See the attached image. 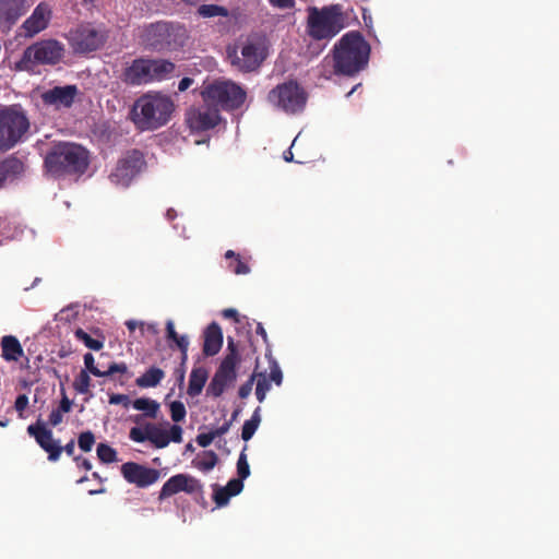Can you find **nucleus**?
Returning <instances> with one entry per match:
<instances>
[{"instance_id": "obj_1", "label": "nucleus", "mask_w": 559, "mask_h": 559, "mask_svg": "<svg viewBox=\"0 0 559 559\" xmlns=\"http://www.w3.org/2000/svg\"><path fill=\"white\" fill-rule=\"evenodd\" d=\"M175 110L170 96L160 92L141 95L130 110V118L141 131H153L167 124Z\"/></svg>"}, {"instance_id": "obj_2", "label": "nucleus", "mask_w": 559, "mask_h": 559, "mask_svg": "<svg viewBox=\"0 0 559 559\" xmlns=\"http://www.w3.org/2000/svg\"><path fill=\"white\" fill-rule=\"evenodd\" d=\"M370 50L369 43L359 32H348L333 47L335 67L344 76H354L367 67Z\"/></svg>"}, {"instance_id": "obj_3", "label": "nucleus", "mask_w": 559, "mask_h": 559, "mask_svg": "<svg viewBox=\"0 0 559 559\" xmlns=\"http://www.w3.org/2000/svg\"><path fill=\"white\" fill-rule=\"evenodd\" d=\"M88 164L87 150L70 142H60L53 145L44 162L47 173L53 178L82 175L86 171Z\"/></svg>"}, {"instance_id": "obj_4", "label": "nucleus", "mask_w": 559, "mask_h": 559, "mask_svg": "<svg viewBox=\"0 0 559 559\" xmlns=\"http://www.w3.org/2000/svg\"><path fill=\"white\" fill-rule=\"evenodd\" d=\"M140 38L145 48L163 52L182 48L189 35L187 28L180 23L158 21L144 26Z\"/></svg>"}, {"instance_id": "obj_5", "label": "nucleus", "mask_w": 559, "mask_h": 559, "mask_svg": "<svg viewBox=\"0 0 559 559\" xmlns=\"http://www.w3.org/2000/svg\"><path fill=\"white\" fill-rule=\"evenodd\" d=\"M175 70L176 64L170 60L141 57L123 69L120 79L127 85L140 86L168 80Z\"/></svg>"}, {"instance_id": "obj_6", "label": "nucleus", "mask_w": 559, "mask_h": 559, "mask_svg": "<svg viewBox=\"0 0 559 559\" xmlns=\"http://www.w3.org/2000/svg\"><path fill=\"white\" fill-rule=\"evenodd\" d=\"M307 34L314 40H330L345 28V14L341 4L308 8Z\"/></svg>"}, {"instance_id": "obj_7", "label": "nucleus", "mask_w": 559, "mask_h": 559, "mask_svg": "<svg viewBox=\"0 0 559 559\" xmlns=\"http://www.w3.org/2000/svg\"><path fill=\"white\" fill-rule=\"evenodd\" d=\"M201 95L204 103L225 111L239 109L247 98V92L230 80H216L207 84Z\"/></svg>"}, {"instance_id": "obj_8", "label": "nucleus", "mask_w": 559, "mask_h": 559, "mask_svg": "<svg viewBox=\"0 0 559 559\" xmlns=\"http://www.w3.org/2000/svg\"><path fill=\"white\" fill-rule=\"evenodd\" d=\"M64 47L56 39H43L28 46L19 61L15 71H32L37 64H57L63 57Z\"/></svg>"}, {"instance_id": "obj_9", "label": "nucleus", "mask_w": 559, "mask_h": 559, "mask_svg": "<svg viewBox=\"0 0 559 559\" xmlns=\"http://www.w3.org/2000/svg\"><path fill=\"white\" fill-rule=\"evenodd\" d=\"M226 52L230 66L242 73L257 71L267 57L264 44L250 38L238 46H228Z\"/></svg>"}, {"instance_id": "obj_10", "label": "nucleus", "mask_w": 559, "mask_h": 559, "mask_svg": "<svg viewBox=\"0 0 559 559\" xmlns=\"http://www.w3.org/2000/svg\"><path fill=\"white\" fill-rule=\"evenodd\" d=\"M29 129L25 112L16 107L0 109V153L14 147Z\"/></svg>"}, {"instance_id": "obj_11", "label": "nucleus", "mask_w": 559, "mask_h": 559, "mask_svg": "<svg viewBox=\"0 0 559 559\" xmlns=\"http://www.w3.org/2000/svg\"><path fill=\"white\" fill-rule=\"evenodd\" d=\"M267 100L287 114H296L305 108L307 94L297 82L288 81L271 90Z\"/></svg>"}, {"instance_id": "obj_12", "label": "nucleus", "mask_w": 559, "mask_h": 559, "mask_svg": "<svg viewBox=\"0 0 559 559\" xmlns=\"http://www.w3.org/2000/svg\"><path fill=\"white\" fill-rule=\"evenodd\" d=\"M146 165L144 155L139 150L128 151L121 157L109 178L111 182L128 187L131 181L144 169Z\"/></svg>"}, {"instance_id": "obj_13", "label": "nucleus", "mask_w": 559, "mask_h": 559, "mask_svg": "<svg viewBox=\"0 0 559 559\" xmlns=\"http://www.w3.org/2000/svg\"><path fill=\"white\" fill-rule=\"evenodd\" d=\"M221 119L218 108L206 103L202 106L190 108L186 114V122L190 130L195 133L214 129Z\"/></svg>"}, {"instance_id": "obj_14", "label": "nucleus", "mask_w": 559, "mask_h": 559, "mask_svg": "<svg viewBox=\"0 0 559 559\" xmlns=\"http://www.w3.org/2000/svg\"><path fill=\"white\" fill-rule=\"evenodd\" d=\"M121 474L126 481L133 484L139 488H147L158 481L160 478V471L148 467L146 465L127 462L121 465Z\"/></svg>"}, {"instance_id": "obj_15", "label": "nucleus", "mask_w": 559, "mask_h": 559, "mask_svg": "<svg viewBox=\"0 0 559 559\" xmlns=\"http://www.w3.org/2000/svg\"><path fill=\"white\" fill-rule=\"evenodd\" d=\"M27 433L33 437L36 443L48 453V460L57 462L62 453V447L53 439V433L47 428L46 423L38 419L27 427Z\"/></svg>"}, {"instance_id": "obj_16", "label": "nucleus", "mask_w": 559, "mask_h": 559, "mask_svg": "<svg viewBox=\"0 0 559 559\" xmlns=\"http://www.w3.org/2000/svg\"><path fill=\"white\" fill-rule=\"evenodd\" d=\"M186 492L189 495L203 492V485L199 479L189 474H176L171 476L162 487L158 500L164 501L167 498L177 495L179 492Z\"/></svg>"}, {"instance_id": "obj_17", "label": "nucleus", "mask_w": 559, "mask_h": 559, "mask_svg": "<svg viewBox=\"0 0 559 559\" xmlns=\"http://www.w3.org/2000/svg\"><path fill=\"white\" fill-rule=\"evenodd\" d=\"M79 95L76 85L55 86L41 93L40 98L45 106L56 110L71 108Z\"/></svg>"}, {"instance_id": "obj_18", "label": "nucleus", "mask_w": 559, "mask_h": 559, "mask_svg": "<svg viewBox=\"0 0 559 559\" xmlns=\"http://www.w3.org/2000/svg\"><path fill=\"white\" fill-rule=\"evenodd\" d=\"M71 36L73 47L81 52L94 51L103 43L102 35L91 25H80Z\"/></svg>"}, {"instance_id": "obj_19", "label": "nucleus", "mask_w": 559, "mask_h": 559, "mask_svg": "<svg viewBox=\"0 0 559 559\" xmlns=\"http://www.w3.org/2000/svg\"><path fill=\"white\" fill-rule=\"evenodd\" d=\"M51 10L47 3H39L32 15L25 20L22 27L26 37H33L44 31L50 21Z\"/></svg>"}, {"instance_id": "obj_20", "label": "nucleus", "mask_w": 559, "mask_h": 559, "mask_svg": "<svg viewBox=\"0 0 559 559\" xmlns=\"http://www.w3.org/2000/svg\"><path fill=\"white\" fill-rule=\"evenodd\" d=\"M240 362V355L238 352L237 344L235 343L233 337L227 338V354L221 361L218 368L215 371V374H221L225 377H229L233 379H237V366Z\"/></svg>"}, {"instance_id": "obj_21", "label": "nucleus", "mask_w": 559, "mask_h": 559, "mask_svg": "<svg viewBox=\"0 0 559 559\" xmlns=\"http://www.w3.org/2000/svg\"><path fill=\"white\" fill-rule=\"evenodd\" d=\"M26 0H0V21L15 23L27 11Z\"/></svg>"}, {"instance_id": "obj_22", "label": "nucleus", "mask_w": 559, "mask_h": 559, "mask_svg": "<svg viewBox=\"0 0 559 559\" xmlns=\"http://www.w3.org/2000/svg\"><path fill=\"white\" fill-rule=\"evenodd\" d=\"M213 500L217 507H224L229 499L239 495L243 489V483L240 479H230L225 487L217 484L212 485Z\"/></svg>"}, {"instance_id": "obj_23", "label": "nucleus", "mask_w": 559, "mask_h": 559, "mask_svg": "<svg viewBox=\"0 0 559 559\" xmlns=\"http://www.w3.org/2000/svg\"><path fill=\"white\" fill-rule=\"evenodd\" d=\"M223 345V332L218 323L212 322L204 331L203 354L205 356L216 355Z\"/></svg>"}, {"instance_id": "obj_24", "label": "nucleus", "mask_w": 559, "mask_h": 559, "mask_svg": "<svg viewBox=\"0 0 559 559\" xmlns=\"http://www.w3.org/2000/svg\"><path fill=\"white\" fill-rule=\"evenodd\" d=\"M24 171V164L21 159L14 156L7 157L0 160V189L4 186L8 179H13Z\"/></svg>"}, {"instance_id": "obj_25", "label": "nucleus", "mask_w": 559, "mask_h": 559, "mask_svg": "<svg viewBox=\"0 0 559 559\" xmlns=\"http://www.w3.org/2000/svg\"><path fill=\"white\" fill-rule=\"evenodd\" d=\"M84 365H85L84 370H86L87 372L92 373L95 377H109L115 373H126L128 370L127 365L124 362H120V364L112 362L109 365L107 370L102 371L100 369H98L95 366V359L91 353H86L84 355Z\"/></svg>"}, {"instance_id": "obj_26", "label": "nucleus", "mask_w": 559, "mask_h": 559, "mask_svg": "<svg viewBox=\"0 0 559 559\" xmlns=\"http://www.w3.org/2000/svg\"><path fill=\"white\" fill-rule=\"evenodd\" d=\"M2 357L7 361H17L24 354L17 337L4 335L1 338Z\"/></svg>"}, {"instance_id": "obj_27", "label": "nucleus", "mask_w": 559, "mask_h": 559, "mask_svg": "<svg viewBox=\"0 0 559 559\" xmlns=\"http://www.w3.org/2000/svg\"><path fill=\"white\" fill-rule=\"evenodd\" d=\"M209 378V371L204 367H194L191 370L187 393L194 397L201 394Z\"/></svg>"}, {"instance_id": "obj_28", "label": "nucleus", "mask_w": 559, "mask_h": 559, "mask_svg": "<svg viewBox=\"0 0 559 559\" xmlns=\"http://www.w3.org/2000/svg\"><path fill=\"white\" fill-rule=\"evenodd\" d=\"M132 406H133V408H135L138 411H142L144 413L143 415H136L133 418V421L136 424H139L141 421L143 416L152 418V419L156 418L158 409H159V404L155 400H152L148 397H140V399L134 400L132 402Z\"/></svg>"}, {"instance_id": "obj_29", "label": "nucleus", "mask_w": 559, "mask_h": 559, "mask_svg": "<svg viewBox=\"0 0 559 559\" xmlns=\"http://www.w3.org/2000/svg\"><path fill=\"white\" fill-rule=\"evenodd\" d=\"M165 372L157 367H151L141 377L135 380L140 388H154L164 379Z\"/></svg>"}, {"instance_id": "obj_30", "label": "nucleus", "mask_w": 559, "mask_h": 559, "mask_svg": "<svg viewBox=\"0 0 559 559\" xmlns=\"http://www.w3.org/2000/svg\"><path fill=\"white\" fill-rule=\"evenodd\" d=\"M236 380L229 377L215 374L213 376L207 389L206 395L212 397H219L227 386L234 383Z\"/></svg>"}, {"instance_id": "obj_31", "label": "nucleus", "mask_w": 559, "mask_h": 559, "mask_svg": "<svg viewBox=\"0 0 559 559\" xmlns=\"http://www.w3.org/2000/svg\"><path fill=\"white\" fill-rule=\"evenodd\" d=\"M217 462V454L214 451L209 450L203 451L201 454H199L198 457H195L192 461V464L195 468H198L201 472H209L215 467Z\"/></svg>"}, {"instance_id": "obj_32", "label": "nucleus", "mask_w": 559, "mask_h": 559, "mask_svg": "<svg viewBox=\"0 0 559 559\" xmlns=\"http://www.w3.org/2000/svg\"><path fill=\"white\" fill-rule=\"evenodd\" d=\"M145 430L148 432L147 440L157 449L166 448L169 444V436L167 431L152 424H147L145 426Z\"/></svg>"}, {"instance_id": "obj_33", "label": "nucleus", "mask_w": 559, "mask_h": 559, "mask_svg": "<svg viewBox=\"0 0 559 559\" xmlns=\"http://www.w3.org/2000/svg\"><path fill=\"white\" fill-rule=\"evenodd\" d=\"M225 258L230 260L228 269L236 275H246L250 272V267L247 262L242 261L240 255L233 250L225 252Z\"/></svg>"}, {"instance_id": "obj_34", "label": "nucleus", "mask_w": 559, "mask_h": 559, "mask_svg": "<svg viewBox=\"0 0 559 559\" xmlns=\"http://www.w3.org/2000/svg\"><path fill=\"white\" fill-rule=\"evenodd\" d=\"M335 66L336 59L333 55L332 58H329V56L324 57L317 67L319 78L331 80L334 75H342Z\"/></svg>"}, {"instance_id": "obj_35", "label": "nucleus", "mask_w": 559, "mask_h": 559, "mask_svg": "<svg viewBox=\"0 0 559 559\" xmlns=\"http://www.w3.org/2000/svg\"><path fill=\"white\" fill-rule=\"evenodd\" d=\"M260 412V407H257L251 418L245 421L241 430V438L243 441H249L255 433L257 429L259 428L261 423Z\"/></svg>"}, {"instance_id": "obj_36", "label": "nucleus", "mask_w": 559, "mask_h": 559, "mask_svg": "<svg viewBox=\"0 0 559 559\" xmlns=\"http://www.w3.org/2000/svg\"><path fill=\"white\" fill-rule=\"evenodd\" d=\"M197 13L204 19L215 17V16H222V17L229 16V11L227 10V8H225L223 5H218V4H201L198 8Z\"/></svg>"}, {"instance_id": "obj_37", "label": "nucleus", "mask_w": 559, "mask_h": 559, "mask_svg": "<svg viewBox=\"0 0 559 559\" xmlns=\"http://www.w3.org/2000/svg\"><path fill=\"white\" fill-rule=\"evenodd\" d=\"M257 386L255 396L260 403L265 400L266 393L271 389V381L269 380L266 372L255 373Z\"/></svg>"}, {"instance_id": "obj_38", "label": "nucleus", "mask_w": 559, "mask_h": 559, "mask_svg": "<svg viewBox=\"0 0 559 559\" xmlns=\"http://www.w3.org/2000/svg\"><path fill=\"white\" fill-rule=\"evenodd\" d=\"M74 335L90 349L99 350L104 346V343L102 341L93 338L88 333H86L81 328L75 330Z\"/></svg>"}, {"instance_id": "obj_39", "label": "nucleus", "mask_w": 559, "mask_h": 559, "mask_svg": "<svg viewBox=\"0 0 559 559\" xmlns=\"http://www.w3.org/2000/svg\"><path fill=\"white\" fill-rule=\"evenodd\" d=\"M97 457L100 462L109 464L117 461V451L106 443L97 445Z\"/></svg>"}, {"instance_id": "obj_40", "label": "nucleus", "mask_w": 559, "mask_h": 559, "mask_svg": "<svg viewBox=\"0 0 559 559\" xmlns=\"http://www.w3.org/2000/svg\"><path fill=\"white\" fill-rule=\"evenodd\" d=\"M74 390L80 394H86L90 392L91 378L86 370H81L73 382Z\"/></svg>"}, {"instance_id": "obj_41", "label": "nucleus", "mask_w": 559, "mask_h": 559, "mask_svg": "<svg viewBox=\"0 0 559 559\" xmlns=\"http://www.w3.org/2000/svg\"><path fill=\"white\" fill-rule=\"evenodd\" d=\"M246 449H247V447L243 448V450L239 454V457H238V461H237V475H238V477L236 479H240L241 483H243V480L247 477H249V475H250V466H249V463H248V460H247V454L245 452Z\"/></svg>"}, {"instance_id": "obj_42", "label": "nucleus", "mask_w": 559, "mask_h": 559, "mask_svg": "<svg viewBox=\"0 0 559 559\" xmlns=\"http://www.w3.org/2000/svg\"><path fill=\"white\" fill-rule=\"evenodd\" d=\"M170 417L175 423L182 421L186 418L187 411L186 406L180 401H174L169 405Z\"/></svg>"}, {"instance_id": "obj_43", "label": "nucleus", "mask_w": 559, "mask_h": 559, "mask_svg": "<svg viewBox=\"0 0 559 559\" xmlns=\"http://www.w3.org/2000/svg\"><path fill=\"white\" fill-rule=\"evenodd\" d=\"M95 443V436L92 431L87 430L81 432L78 438L79 448L84 452H90Z\"/></svg>"}, {"instance_id": "obj_44", "label": "nucleus", "mask_w": 559, "mask_h": 559, "mask_svg": "<svg viewBox=\"0 0 559 559\" xmlns=\"http://www.w3.org/2000/svg\"><path fill=\"white\" fill-rule=\"evenodd\" d=\"M270 381H273L276 385H281L283 381V373L275 360L270 362V373L266 374Z\"/></svg>"}, {"instance_id": "obj_45", "label": "nucleus", "mask_w": 559, "mask_h": 559, "mask_svg": "<svg viewBox=\"0 0 559 559\" xmlns=\"http://www.w3.org/2000/svg\"><path fill=\"white\" fill-rule=\"evenodd\" d=\"M166 338L171 341L178 347V342H181V338H188L187 335H179L175 330V324L173 320H168L166 322Z\"/></svg>"}, {"instance_id": "obj_46", "label": "nucleus", "mask_w": 559, "mask_h": 559, "mask_svg": "<svg viewBox=\"0 0 559 559\" xmlns=\"http://www.w3.org/2000/svg\"><path fill=\"white\" fill-rule=\"evenodd\" d=\"M254 381L255 372L251 374L250 378L243 384L240 385L238 390V395L240 399H246L250 395Z\"/></svg>"}, {"instance_id": "obj_47", "label": "nucleus", "mask_w": 559, "mask_h": 559, "mask_svg": "<svg viewBox=\"0 0 559 559\" xmlns=\"http://www.w3.org/2000/svg\"><path fill=\"white\" fill-rule=\"evenodd\" d=\"M109 403L112 405L121 404L124 408H128L132 405L130 397L126 394H111L109 396Z\"/></svg>"}, {"instance_id": "obj_48", "label": "nucleus", "mask_w": 559, "mask_h": 559, "mask_svg": "<svg viewBox=\"0 0 559 559\" xmlns=\"http://www.w3.org/2000/svg\"><path fill=\"white\" fill-rule=\"evenodd\" d=\"M129 437L132 441L141 443L147 440L148 432L146 430L143 431L139 427H133L130 430Z\"/></svg>"}, {"instance_id": "obj_49", "label": "nucleus", "mask_w": 559, "mask_h": 559, "mask_svg": "<svg viewBox=\"0 0 559 559\" xmlns=\"http://www.w3.org/2000/svg\"><path fill=\"white\" fill-rule=\"evenodd\" d=\"M28 406V397L26 394H20L16 400H15V403H14V408L16 409V412L19 413V417L20 418H23V413L24 411L26 409V407Z\"/></svg>"}, {"instance_id": "obj_50", "label": "nucleus", "mask_w": 559, "mask_h": 559, "mask_svg": "<svg viewBox=\"0 0 559 559\" xmlns=\"http://www.w3.org/2000/svg\"><path fill=\"white\" fill-rule=\"evenodd\" d=\"M215 435L213 433V431H210L207 433H200L198 435L197 437V442L200 447L202 448H206L209 447L213 440L215 439Z\"/></svg>"}, {"instance_id": "obj_51", "label": "nucleus", "mask_w": 559, "mask_h": 559, "mask_svg": "<svg viewBox=\"0 0 559 559\" xmlns=\"http://www.w3.org/2000/svg\"><path fill=\"white\" fill-rule=\"evenodd\" d=\"M168 436H169V442L173 441V442H176V443H180L182 441V429H181V427L178 426V425H173L170 427Z\"/></svg>"}, {"instance_id": "obj_52", "label": "nucleus", "mask_w": 559, "mask_h": 559, "mask_svg": "<svg viewBox=\"0 0 559 559\" xmlns=\"http://www.w3.org/2000/svg\"><path fill=\"white\" fill-rule=\"evenodd\" d=\"M269 3L276 9L287 10L295 7V0H267Z\"/></svg>"}, {"instance_id": "obj_53", "label": "nucleus", "mask_w": 559, "mask_h": 559, "mask_svg": "<svg viewBox=\"0 0 559 559\" xmlns=\"http://www.w3.org/2000/svg\"><path fill=\"white\" fill-rule=\"evenodd\" d=\"M62 420H63L62 413L58 408L52 409L51 413L49 414L48 423L52 427H56L59 424H61Z\"/></svg>"}, {"instance_id": "obj_54", "label": "nucleus", "mask_w": 559, "mask_h": 559, "mask_svg": "<svg viewBox=\"0 0 559 559\" xmlns=\"http://www.w3.org/2000/svg\"><path fill=\"white\" fill-rule=\"evenodd\" d=\"M188 347H189L188 338H181V342H178V349L181 353V365H185L188 359Z\"/></svg>"}, {"instance_id": "obj_55", "label": "nucleus", "mask_w": 559, "mask_h": 559, "mask_svg": "<svg viewBox=\"0 0 559 559\" xmlns=\"http://www.w3.org/2000/svg\"><path fill=\"white\" fill-rule=\"evenodd\" d=\"M71 407H72V401H70L68 399V396L66 394H63L58 409L63 414V413H69L71 411Z\"/></svg>"}, {"instance_id": "obj_56", "label": "nucleus", "mask_w": 559, "mask_h": 559, "mask_svg": "<svg viewBox=\"0 0 559 559\" xmlns=\"http://www.w3.org/2000/svg\"><path fill=\"white\" fill-rule=\"evenodd\" d=\"M223 316L225 318H230V319H234L236 323H240V317H239V313L236 309L234 308H228V309H225L223 311Z\"/></svg>"}, {"instance_id": "obj_57", "label": "nucleus", "mask_w": 559, "mask_h": 559, "mask_svg": "<svg viewBox=\"0 0 559 559\" xmlns=\"http://www.w3.org/2000/svg\"><path fill=\"white\" fill-rule=\"evenodd\" d=\"M231 426V421H226L224 423L222 426H219L218 428H216L213 433L215 435V437H221L225 433L228 432L229 428Z\"/></svg>"}, {"instance_id": "obj_58", "label": "nucleus", "mask_w": 559, "mask_h": 559, "mask_svg": "<svg viewBox=\"0 0 559 559\" xmlns=\"http://www.w3.org/2000/svg\"><path fill=\"white\" fill-rule=\"evenodd\" d=\"M73 460L85 471L92 469V463L87 459H83L82 456H74Z\"/></svg>"}, {"instance_id": "obj_59", "label": "nucleus", "mask_w": 559, "mask_h": 559, "mask_svg": "<svg viewBox=\"0 0 559 559\" xmlns=\"http://www.w3.org/2000/svg\"><path fill=\"white\" fill-rule=\"evenodd\" d=\"M193 83V80L191 78H183L180 80L179 84H178V90L180 92H185L186 90H188Z\"/></svg>"}, {"instance_id": "obj_60", "label": "nucleus", "mask_w": 559, "mask_h": 559, "mask_svg": "<svg viewBox=\"0 0 559 559\" xmlns=\"http://www.w3.org/2000/svg\"><path fill=\"white\" fill-rule=\"evenodd\" d=\"M75 450L74 440L71 439L64 447H62V451H64L69 456H73Z\"/></svg>"}, {"instance_id": "obj_61", "label": "nucleus", "mask_w": 559, "mask_h": 559, "mask_svg": "<svg viewBox=\"0 0 559 559\" xmlns=\"http://www.w3.org/2000/svg\"><path fill=\"white\" fill-rule=\"evenodd\" d=\"M140 326H141L142 331L146 330L147 332H150L152 334L158 333L157 325L155 323L145 324V323L141 322Z\"/></svg>"}, {"instance_id": "obj_62", "label": "nucleus", "mask_w": 559, "mask_h": 559, "mask_svg": "<svg viewBox=\"0 0 559 559\" xmlns=\"http://www.w3.org/2000/svg\"><path fill=\"white\" fill-rule=\"evenodd\" d=\"M257 334L261 335V337H262L263 342H264L265 344H267V341H269V340H267L266 331H265V329L263 328L262 323H260V322L257 324Z\"/></svg>"}, {"instance_id": "obj_63", "label": "nucleus", "mask_w": 559, "mask_h": 559, "mask_svg": "<svg viewBox=\"0 0 559 559\" xmlns=\"http://www.w3.org/2000/svg\"><path fill=\"white\" fill-rule=\"evenodd\" d=\"M176 217H177V212L174 209H168L166 212V218L171 222Z\"/></svg>"}, {"instance_id": "obj_64", "label": "nucleus", "mask_w": 559, "mask_h": 559, "mask_svg": "<svg viewBox=\"0 0 559 559\" xmlns=\"http://www.w3.org/2000/svg\"><path fill=\"white\" fill-rule=\"evenodd\" d=\"M126 325L130 332H133V331H135V329L138 326V322L133 321V320H129L126 322Z\"/></svg>"}]
</instances>
